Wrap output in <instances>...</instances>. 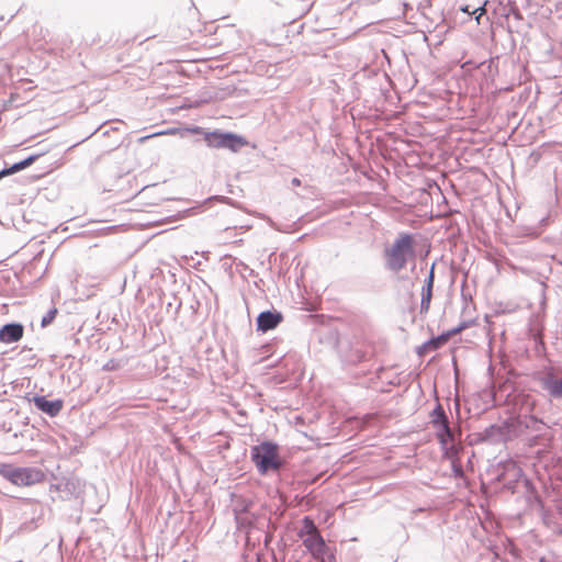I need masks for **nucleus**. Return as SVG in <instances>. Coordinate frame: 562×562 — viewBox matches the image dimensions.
I'll use <instances>...</instances> for the list:
<instances>
[{"instance_id":"f257e3e1","label":"nucleus","mask_w":562,"mask_h":562,"mask_svg":"<svg viewBox=\"0 0 562 562\" xmlns=\"http://www.w3.org/2000/svg\"><path fill=\"white\" fill-rule=\"evenodd\" d=\"M528 427L520 416H512L485 427L477 434V441L491 445H506L520 437Z\"/></svg>"},{"instance_id":"f03ea898","label":"nucleus","mask_w":562,"mask_h":562,"mask_svg":"<svg viewBox=\"0 0 562 562\" xmlns=\"http://www.w3.org/2000/svg\"><path fill=\"white\" fill-rule=\"evenodd\" d=\"M494 397L510 406L515 416H524L535 408V398L522 390H519L509 379L499 384Z\"/></svg>"},{"instance_id":"7ed1b4c3","label":"nucleus","mask_w":562,"mask_h":562,"mask_svg":"<svg viewBox=\"0 0 562 562\" xmlns=\"http://www.w3.org/2000/svg\"><path fill=\"white\" fill-rule=\"evenodd\" d=\"M302 524L303 526L299 531V537L302 539L306 550L319 562H333L334 557L329 552L314 521L311 518L305 517Z\"/></svg>"},{"instance_id":"20e7f679","label":"nucleus","mask_w":562,"mask_h":562,"mask_svg":"<svg viewBox=\"0 0 562 562\" xmlns=\"http://www.w3.org/2000/svg\"><path fill=\"white\" fill-rule=\"evenodd\" d=\"M385 255L390 270L397 272L404 269L408 259L415 256L414 236L409 233L400 234L391 248L385 250Z\"/></svg>"},{"instance_id":"39448f33","label":"nucleus","mask_w":562,"mask_h":562,"mask_svg":"<svg viewBox=\"0 0 562 562\" xmlns=\"http://www.w3.org/2000/svg\"><path fill=\"white\" fill-rule=\"evenodd\" d=\"M0 475L15 486H33L45 481V473L37 468H19L0 464Z\"/></svg>"},{"instance_id":"423d86ee","label":"nucleus","mask_w":562,"mask_h":562,"mask_svg":"<svg viewBox=\"0 0 562 562\" xmlns=\"http://www.w3.org/2000/svg\"><path fill=\"white\" fill-rule=\"evenodd\" d=\"M190 131L194 134H202L205 144L211 148H227L232 151H237L248 144L243 136L233 133H223L218 131L205 132L199 126H195Z\"/></svg>"},{"instance_id":"0eeeda50","label":"nucleus","mask_w":562,"mask_h":562,"mask_svg":"<svg viewBox=\"0 0 562 562\" xmlns=\"http://www.w3.org/2000/svg\"><path fill=\"white\" fill-rule=\"evenodd\" d=\"M251 459L262 474L278 470L281 465L278 447L271 442H262L251 449Z\"/></svg>"},{"instance_id":"6e6552de","label":"nucleus","mask_w":562,"mask_h":562,"mask_svg":"<svg viewBox=\"0 0 562 562\" xmlns=\"http://www.w3.org/2000/svg\"><path fill=\"white\" fill-rule=\"evenodd\" d=\"M535 380L551 401H562V371L544 367L535 375Z\"/></svg>"},{"instance_id":"1a4fd4ad","label":"nucleus","mask_w":562,"mask_h":562,"mask_svg":"<svg viewBox=\"0 0 562 562\" xmlns=\"http://www.w3.org/2000/svg\"><path fill=\"white\" fill-rule=\"evenodd\" d=\"M521 476L522 470L510 460L504 463L503 471L497 474V481L503 483L504 488L514 493L516 483Z\"/></svg>"},{"instance_id":"9d476101","label":"nucleus","mask_w":562,"mask_h":562,"mask_svg":"<svg viewBox=\"0 0 562 562\" xmlns=\"http://www.w3.org/2000/svg\"><path fill=\"white\" fill-rule=\"evenodd\" d=\"M24 327L20 323L5 324L0 328V342L13 344L23 338Z\"/></svg>"},{"instance_id":"9b49d317","label":"nucleus","mask_w":562,"mask_h":562,"mask_svg":"<svg viewBox=\"0 0 562 562\" xmlns=\"http://www.w3.org/2000/svg\"><path fill=\"white\" fill-rule=\"evenodd\" d=\"M282 319V314L279 312H262L257 317V329L262 333L274 329Z\"/></svg>"},{"instance_id":"f8f14e48","label":"nucleus","mask_w":562,"mask_h":562,"mask_svg":"<svg viewBox=\"0 0 562 562\" xmlns=\"http://www.w3.org/2000/svg\"><path fill=\"white\" fill-rule=\"evenodd\" d=\"M33 403L38 409L52 417L58 415L64 406L61 400L48 401L45 396H34Z\"/></svg>"},{"instance_id":"ddd939ff","label":"nucleus","mask_w":562,"mask_h":562,"mask_svg":"<svg viewBox=\"0 0 562 562\" xmlns=\"http://www.w3.org/2000/svg\"><path fill=\"white\" fill-rule=\"evenodd\" d=\"M432 427L436 429V437L441 449L447 452L450 449L449 443L454 441V434L450 427V423H445Z\"/></svg>"},{"instance_id":"4468645a","label":"nucleus","mask_w":562,"mask_h":562,"mask_svg":"<svg viewBox=\"0 0 562 562\" xmlns=\"http://www.w3.org/2000/svg\"><path fill=\"white\" fill-rule=\"evenodd\" d=\"M522 483L525 486V498H526L527 504L529 506L538 505L542 508L543 507L542 499H541L540 495L538 494L533 483L527 477L524 479Z\"/></svg>"},{"instance_id":"2eb2a0df","label":"nucleus","mask_w":562,"mask_h":562,"mask_svg":"<svg viewBox=\"0 0 562 562\" xmlns=\"http://www.w3.org/2000/svg\"><path fill=\"white\" fill-rule=\"evenodd\" d=\"M446 344L443 336L438 335L436 337H431L427 341H425L422 346L417 347L416 352L419 356H424L428 351H435L441 348Z\"/></svg>"},{"instance_id":"dca6fc26","label":"nucleus","mask_w":562,"mask_h":562,"mask_svg":"<svg viewBox=\"0 0 562 562\" xmlns=\"http://www.w3.org/2000/svg\"><path fill=\"white\" fill-rule=\"evenodd\" d=\"M430 419L432 426L449 423L448 416L440 403H437V405L430 412Z\"/></svg>"},{"instance_id":"f3484780","label":"nucleus","mask_w":562,"mask_h":562,"mask_svg":"<svg viewBox=\"0 0 562 562\" xmlns=\"http://www.w3.org/2000/svg\"><path fill=\"white\" fill-rule=\"evenodd\" d=\"M432 290L429 288H423L420 292V306H419V313L420 314H427L430 308V303L432 299Z\"/></svg>"},{"instance_id":"a211bd4d","label":"nucleus","mask_w":562,"mask_h":562,"mask_svg":"<svg viewBox=\"0 0 562 562\" xmlns=\"http://www.w3.org/2000/svg\"><path fill=\"white\" fill-rule=\"evenodd\" d=\"M37 158H38V155L30 156L26 159H24V160H22L20 162L14 164L9 169H7V171H8L9 175L15 173V172H18V171H20L22 169H25L29 166H31Z\"/></svg>"},{"instance_id":"6ab92c4d","label":"nucleus","mask_w":562,"mask_h":562,"mask_svg":"<svg viewBox=\"0 0 562 562\" xmlns=\"http://www.w3.org/2000/svg\"><path fill=\"white\" fill-rule=\"evenodd\" d=\"M373 356V350L370 347H367L364 350L362 349H353V362L357 360L359 362L370 361Z\"/></svg>"},{"instance_id":"aec40b11","label":"nucleus","mask_w":562,"mask_h":562,"mask_svg":"<svg viewBox=\"0 0 562 562\" xmlns=\"http://www.w3.org/2000/svg\"><path fill=\"white\" fill-rule=\"evenodd\" d=\"M522 418V422H525V424H527L529 427L528 429H531L533 431H539L540 430V425L542 424V422L537 418L536 416H532V415H524L521 416ZM527 430V428L525 429V431Z\"/></svg>"},{"instance_id":"412c9836","label":"nucleus","mask_w":562,"mask_h":562,"mask_svg":"<svg viewBox=\"0 0 562 562\" xmlns=\"http://www.w3.org/2000/svg\"><path fill=\"white\" fill-rule=\"evenodd\" d=\"M360 77H362V78H363V77H364V75H363V74H360V72L353 74V92H352V95H353V103H356V101L360 100L361 94H362L361 90H360L359 88H357V87H356V86H358V85H359L358 79H359ZM357 105H358V104H353V113H355V112H356V110H357V109H356V108H357Z\"/></svg>"},{"instance_id":"4be33fe9","label":"nucleus","mask_w":562,"mask_h":562,"mask_svg":"<svg viewBox=\"0 0 562 562\" xmlns=\"http://www.w3.org/2000/svg\"><path fill=\"white\" fill-rule=\"evenodd\" d=\"M437 261H434L429 268L427 277L424 279L423 288H429L434 289L435 283V269H436Z\"/></svg>"},{"instance_id":"5701e85b","label":"nucleus","mask_w":562,"mask_h":562,"mask_svg":"<svg viewBox=\"0 0 562 562\" xmlns=\"http://www.w3.org/2000/svg\"><path fill=\"white\" fill-rule=\"evenodd\" d=\"M57 314H58V310H57V307H53V308H50V310H49V311H48V312L43 316L42 322H41V326H42L43 328H45V327H47L48 325H50V324L55 321V318H56Z\"/></svg>"},{"instance_id":"b1692460","label":"nucleus","mask_w":562,"mask_h":562,"mask_svg":"<svg viewBox=\"0 0 562 562\" xmlns=\"http://www.w3.org/2000/svg\"><path fill=\"white\" fill-rule=\"evenodd\" d=\"M451 470L454 477L462 479L464 476V471L460 461L453 460L451 462Z\"/></svg>"},{"instance_id":"393cba45","label":"nucleus","mask_w":562,"mask_h":562,"mask_svg":"<svg viewBox=\"0 0 562 562\" xmlns=\"http://www.w3.org/2000/svg\"><path fill=\"white\" fill-rule=\"evenodd\" d=\"M509 12H512L510 15H513L518 21H521L524 19L522 13L520 12L515 2L509 1Z\"/></svg>"},{"instance_id":"a878e982","label":"nucleus","mask_w":562,"mask_h":562,"mask_svg":"<svg viewBox=\"0 0 562 562\" xmlns=\"http://www.w3.org/2000/svg\"><path fill=\"white\" fill-rule=\"evenodd\" d=\"M529 331L535 339H541L543 327L541 325L539 327H537L536 324H532L529 327Z\"/></svg>"},{"instance_id":"bb28decb","label":"nucleus","mask_w":562,"mask_h":562,"mask_svg":"<svg viewBox=\"0 0 562 562\" xmlns=\"http://www.w3.org/2000/svg\"><path fill=\"white\" fill-rule=\"evenodd\" d=\"M475 324V319H463L461 321L456 327L457 329L461 331L470 328L471 326H473Z\"/></svg>"},{"instance_id":"cd10ccee","label":"nucleus","mask_w":562,"mask_h":562,"mask_svg":"<svg viewBox=\"0 0 562 562\" xmlns=\"http://www.w3.org/2000/svg\"><path fill=\"white\" fill-rule=\"evenodd\" d=\"M458 334H460V330H459V329H457V327H453V328H451V329H448V330H446V331H442V333H441V336H443L445 341H446V342H448V340H449L452 336H456V335H458Z\"/></svg>"},{"instance_id":"c85d7f7f","label":"nucleus","mask_w":562,"mask_h":562,"mask_svg":"<svg viewBox=\"0 0 562 562\" xmlns=\"http://www.w3.org/2000/svg\"><path fill=\"white\" fill-rule=\"evenodd\" d=\"M499 14L506 19L509 18L512 12H509V1L506 4L499 3Z\"/></svg>"},{"instance_id":"c756f323","label":"nucleus","mask_w":562,"mask_h":562,"mask_svg":"<svg viewBox=\"0 0 562 562\" xmlns=\"http://www.w3.org/2000/svg\"><path fill=\"white\" fill-rule=\"evenodd\" d=\"M485 11H486V10H485V5H481V7H479V8H475V9L472 11V13H473V14H476V13H477V15H475V20H476L479 23H480V18H481V15H482V14H484V13H485Z\"/></svg>"},{"instance_id":"7c9ffc66","label":"nucleus","mask_w":562,"mask_h":562,"mask_svg":"<svg viewBox=\"0 0 562 562\" xmlns=\"http://www.w3.org/2000/svg\"><path fill=\"white\" fill-rule=\"evenodd\" d=\"M379 0H357V2L364 3V4H372L378 2Z\"/></svg>"},{"instance_id":"2f4dec72","label":"nucleus","mask_w":562,"mask_h":562,"mask_svg":"<svg viewBox=\"0 0 562 562\" xmlns=\"http://www.w3.org/2000/svg\"><path fill=\"white\" fill-rule=\"evenodd\" d=\"M470 5H463L461 7V11L465 12V13H470Z\"/></svg>"},{"instance_id":"473e14b6","label":"nucleus","mask_w":562,"mask_h":562,"mask_svg":"<svg viewBox=\"0 0 562 562\" xmlns=\"http://www.w3.org/2000/svg\"><path fill=\"white\" fill-rule=\"evenodd\" d=\"M292 183H293V186H300V184H301V181H300V179L294 178V179L292 180Z\"/></svg>"},{"instance_id":"72a5a7b5","label":"nucleus","mask_w":562,"mask_h":562,"mask_svg":"<svg viewBox=\"0 0 562 562\" xmlns=\"http://www.w3.org/2000/svg\"><path fill=\"white\" fill-rule=\"evenodd\" d=\"M8 175H9V173H8L7 169H5V170L0 171V179H1L3 176H8Z\"/></svg>"},{"instance_id":"f704fd0d","label":"nucleus","mask_w":562,"mask_h":562,"mask_svg":"<svg viewBox=\"0 0 562 562\" xmlns=\"http://www.w3.org/2000/svg\"><path fill=\"white\" fill-rule=\"evenodd\" d=\"M352 170H353V178H355L358 175V170H357V167L355 164H353Z\"/></svg>"},{"instance_id":"c9c22d12","label":"nucleus","mask_w":562,"mask_h":562,"mask_svg":"<svg viewBox=\"0 0 562 562\" xmlns=\"http://www.w3.org/2000/svg\"><path fill=\"white\" fill-rule=\"evenodd\" d=\"M352 420H353V428H355L356 424H359V423L357 422V418L355 416L352 417Z\"/></svg>"},{"instance_id":"e433bc0d","label":"nucleus","mask_w":562,"mask_h":562,"mask_svg":"<svg viewBox=\"0 0 562 562\" xmlns=\"http://www.w3.org/2000/svg\"><path fill=\"white\" fill-rule=\"evenodd\" d=\"M539 562H550V561H548L546 558H540Z\"/></svg>"}]
</instances>
